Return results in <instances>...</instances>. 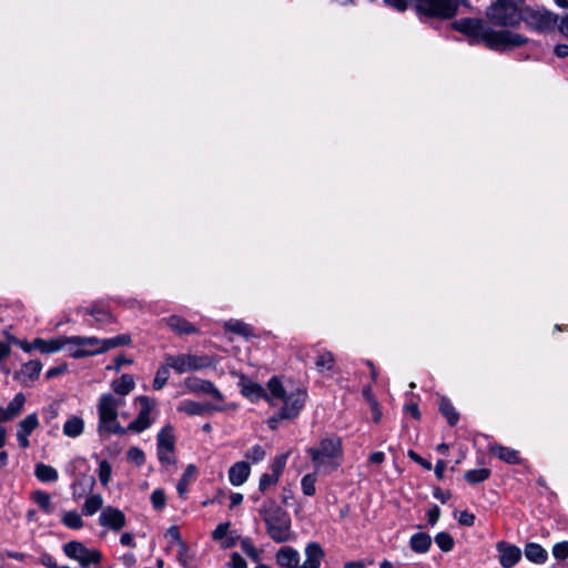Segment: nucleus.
Listing matches in <instances>:
<instances>
[{
    "mask_svg": "<svg viewBox=\"0 0 568 568\" xmlns=\"http://www.w3.org/2000/svg\"><path fill=\"white\" fill-rule=\"evenodd\" d=\"M439 412L446 417L448 424L450 426H455L459 420V414L455 409L452 402L446 398L442 397L439 402Z\"/></svg>",
    "mask_w": 568,
    "mask_h": 568,
    "instance_id": "obj_31",
    "label": "nucleus"
},
{
    "mask_svg": "<svg viewBox=\"0 0 568 568\" xmlns=\"http://www.w3.org/2000/svg\"><path fill=\"white\" fill-rule=\"evenodd\" d=\"M475 519L474 514L468 510H464L459 515L458 523L463 526L471 527L475 524Z\"/></svg>",
    "mask_w": 568,
    "mask_h": 568,
    "instance_id": "obj_55",
    "label": "nucleus"
},
{
    "mask_svg": "<svg viewBox=\"0 0 568 568\" xmlns=\"http://www.w3.org/2000/svg\"><path fill=\"white\" fill-rule=\"evenodd\" d=\"M323 557L322 547L316 542H311L306 547V560L300 567L298 552L291 547H286V568H320Z\"/></svg>",
    "mask_w": 568,
    "mask_h": 568,
    "instance_id": "obj_12",
    "label": "nucleus"
},
{
    "mask_svg": "<svg viewBox=\"0 0 568 568\" xmlns=\"http://www.w3.org/2000/svg\"><path fill=\"white\" fill-rule=\"evenodd\" d=\"M64 555L78 561L79 566H99L103 559V554L95 548H88L83 542L72 540L63 545Z\"/></svg>",
    "mask_w": 568,
    "mask_h": 568,
    "instance_id": "obj_7",
    "label": "nucleus"
},
{
    "mask_svg": "<svg viewBox=\"0 0 568 568\" xmlns=\"http://www.w3.org/2000/svg\"><path fill=\"white\" fill-rule=\"evenodd\" d=\"M487 20L464 18L453 23V28L465 34L470 43H484L491 50H508L524 45L528 39L507 30L520 23L519 7L510 2L495 0L486 11Z\"/></svg>",
    "mask_w": 568,
    "mask_h": 568,
    "instance_id": "obj_1",
    "label": "nucleus"
},
{
    "mask_svg": "<svg viewBox=\"0 0 568 568\" xmlns=\"http://www.w3.org/2000/svg\"><path fill=\"white\" fill-rule=\"evenodd\" d=\"M410 549L417 554H426L432 546V538L428 534L416 532L409 539Z\"/></svg>",
    "mask_w": 568,
    "mask_h": 568,
    "instance_id": "obj_25",
    "label": "nucleus"
},
{
    "mask_svg": "<svg viewBox=\"0 0 568 568\" xmlns=\"http://www.w3.org/2000/svg\"><path fill=\"white\" fill-rule=\"evenodd\" d=\"M251 474V467L246 462H237L229 469V480L233 486L243 485Z\"/></svg>",
    "mask_w": 568,
    "mask_h": 568,
    "instance_id": "obj_20",
    "label": "nucleus"
},
{
    "mask_svg": "<svg viewBox=\"0 0 568 568\" xmlns=\"http://www.w3.org/2000/svg\"><path fill=\"white\" fill-rule=\"evenodd\" d=\"M308 454L316 471L329 475L342 464L343 448L341 439L337 437L324 438L320 442L318 447L310 448Z\"/></svg>",
    "mask_w": 568,
    "mask_h": 568,
    "instance_id": "obj_3",
    "label": "nucleus"
},
{
    "mask_svg": "<svg viewBox=\"0 0 568 568\" xmlns=\"http://www.w3.org/2000/svg\"><path fill=\"white\" fill-rule=\"evenodd\" d=\"M490 476V470L488 468H480V469H470L465 473L464 477L465 479L470 484H479L485 480H487Z\"/></svg>",
    "mask_w": 568,
    "mask_h": 568,
    "instance_id": "obj_40",
    "label": "nucleus"
},
{
    "mask_svg": "<svg viewBox=\"0 0 568 568\" xmlns=\"http://www.w3.org/2000/svg\"><path fill=\"white\" fill-rule=\"evenodd\" d=\"M169 377H170V366H168V364L165 362L156 371L155 377L153 379V388L155 390L162 389L165 386Z\"/></svg>",
    "mask_w": 568,
    "mask_h": 568,
    "instance_id": "obj_41",
    "label": "nucleus"
},
{
    "mask_svg": "<svg viewBox=\"0 0 568 568\" xmlns=\"http://www.w3.org/2000/svg\"><path fill=\"white\" fill-rule=\"evenodd\" d=\"M36 477L42 483H54L59 478L58 470L45 464H37L34 468Z\"/></svg>",
    "mask_w": 568,
    "mask_h": 568,
    "instance_id": "obj_27",
    "label": "nucleus"
},
{
    "mask_svg": "<svg viewBox=\"0 0 568 568\" xmlns=\"http://www.w3.org/2000/svg\"><path fill=\"white\" fill-rule=\"evenodd\" d=\"M39 426L38 415L36 413L29 414L17 425V440L19 446L23 449L30 447L29 436Z\"/></svg>",
    "mask_w": 568,
    "mask_h": 568,
    "instance_id": "obj_14",
    "label": "nucleus"
},
{
    "mask_svg": "<svg viewBox=\"0 0 568 568\" xmlns=\"http://www.w3.org/2000/svg\"><path fill=\"white\" fill-rule=\"evenodd\" d=\"M525 556L526 558L535 564H545L548 559V552L545 548H542L539 544L528 542L525 546Z\"/></svg>",
    "mask_w": 568,
    "mask_h": 568,
    "instance_id": "obj_24",
    "label": "nucleus"
},
{
    "mask_svg": "<svg viewBox=\"0 0 568 568\" xmlns=\"http://www.w3.org/2000/svg\"><path fill=\"white\" fill-rule=\"evenodd\" d=\"M168 326L179 335H190L197 332L196 327L179 315H172L166 318Z\"/></svg>",
    "mask_w": 568,
    "mask_h": 568,
    "instance_id": "obj_21",
    "label": "nucleus"
},
{
    "mask_svg": "<svg viewBox=\"0 0 568 568\" xmlns=\"http://www.w3.org/2000/svg\"><path fill=\"white\" fill-rule=\"evenodd\" d=\"M552 555L558 560H565L568 558V541H561L555 544L552 547Z\"/></svg>",
    "mask_w": 568,
    "mask_h": 568,
    "instance_id": "obj_51",
    "label": "nucleus"
},
{
    "mask_svg": "<svg viewBox=\"0 0 568 568\" xmlns=\"http://www.w3.org/2000/svg\"><path fill=\"white\" fill-rule=\"evenodd\" d=\"M134 387V378L129 374H123L119 379H114L111 383L113 393H104L99 397L97 403V432L100 437L105 433H123L122 426L118 420L119 410L125 405V396Z\"/></svg>",
    "mask_w": 568,
    "mask_h": 568,
    "instance_id": "obj_2",
    "label": "nucleus"
},
{
    "mask_svg": "<svg viewBox=\"0 0 568 568\" xmlns=\"http://www.w3.org/2000/svg\"><path fill=\"white\" fill-rule=\"evenodd\" d=\"M281 458L277 459L274 465L272 474H263L260 479L258 488L261 491H266L271 486H274L281 476V467H280Z\"/></svg>",
    "mask_w": 568,
    "mask_h": 568,
    "instance_id": "obj_32",
    "label": "nucleus"
},
{
    "mask_svg": "<svg viewBox=\"0 0 568 568\" xmlns=\"http://www.w3.org/2000/svg\"><path fill=\"white\" fill-rule=\"evenodd\" d=\"M558 30L561 34L568 37V13L559 19Z\"/></svg>",
    "mask_w": 568,
    "mask_h": 568,
    "instance_id": "obj_64",
    "label": "nucleus"
},
{
    "mask_svg": "<svg viewBox=\"0 0 568 568\" xmlns=\"http://www.w3.org/2000/svg\"><path fill=\"white\" fill-rule=\"evenodd\" d=\"M122 546L134 548L136 546L134 537L131 532H123L120 537Z\"/></svg>",
    "mask_w": 568,
    "mask_h": 568,
    "instance_id": "obj_62",
    "label": "nucleus"
},
{
    "mask_svg": "<svg viewBox=\"0 0 568 568\" xmlns=\"http://www.w3.org/2000/svg\"><path fill=\"white\" fill-rule=\"evenodd\" d=\"M239 386L241 387L242 395L252 402L258 400L261 398L271 400L267 392L260 384L251 381L245 375L240 376Z\"/></svg>",
    "mask_w": 568,
    "mask_h": 568,
    "instance_id": "obj_17",
    "label": "nucleus"
},
{
    "mask_svg": "<svg viewBox=\"0 0 568 568\" xmlns=\"http://www.w3.org/2000/svg\"><path fill=\"white\" fill-rule=\"evenodd\" d=\"M433 496L436 499L440 500L443 504H445L450 499L452 493L449 490H443L440 488H435Z\"/></svg>",
    "mask_w": 568,
    "mask_h": 568,
    "instance_id": "obj_59",
    "label": "nucleus"
},
{
    "mask_svg": "<svg viewBox=\"0 0 568 568\" xmlns=\"http://www.w3.org/2000/svg\"><path fill=\"white\" fill-rule=\"evenodd\" d=\"M112 467L111 464L103 459L99 463L98 475L102 486H106L111 480Z\"/></svg>",
    "mask_w": 568,
    "mask_h": 568,
    "instance_id": "obj_44",
    "label": "nucleus"
},
{
    "mask_svg": "<svg viewBox=\"0 0 568 568\" xmlns=\"http://www.w3.org/2000/svg\"><path fill=\"white\" fill-rule=\"evenodd\" d=\"M103 505V498L100 494L89 496L82 505V514L84 516H93Z\"/></svg>",
    "mask_w": 568,
    "mask_h": 568,
    "instance_id": "obj_35",
    "label": "nucleus"
},
{
    "mask_svg": "<svg viewBox=\"0 0 568 568\" xmlns=\"http://www.w3.org/2000/svg\"><path fill=\"white\" fill-rule=\"evenodd\" d=\"M388 7L396 9L399 12H404L407 9L406 0H383Z\"/></svg>",
    "mask_w": 568,
    "mask_h": 568,
    "instance_id": "obj_58",
    "label": "nucleus"
},
{
    "mask_svg": "<svg viewBox=\"0 0 568 568\" xmlns=\"http://www.w3.org/2000/svg\"><path fill=\"white\" fill-rule=\"evenodd\" d=\"M491 453L498 457L500 460L510 464V465H518L520 464V457L519 452L510 448L505 447L501 445H494L490 447Z\"/></svg>",
    "mask_w": 568,
    "mask_h": 568,
    "instance_id": "obj_23",
    "label": "nucleus"
},
{
    "mask_svg": "<svg viewBox=\"0 0 568 568\" xmlns=\"http://www.w3.org/2000/svg\"><path fill=\"white\" fill-rule=\"evenodd\" d=\"M33 346H36V349L44 354L55 353L65 347V336H60L49 341L38 337L33 339Z\"/></svg>",
    "mask_w": 568,
    "mask_h": 568,
    "instance_id": "obj_22",
    "label": "nucleus"
},
{
    "mask_svg": "<svg viewBox=\"0 0 568 568\" xmlns=\"http://www.w3.org/2000/svg\"><path fill=\"white\" fill-rule=\"evenodd\" d=\"M156 455L159 462L164 466L173 465L176 462L174 449L156 447Z\"/></svg>",
    "mask_w": 568,
    "mask_h": 568,
    "instance_id": "obj_45",
    "label": "nucleus"
},
{
    "mask_svg": "<svg viewBox=\"0 0 568 568\" xmlns=\"http://www.w3.org/2000/svg\"><path fill=\"white\" fill-rule=\"evenodd\" d=\"M458 7L457 0H415V8L419 14L439 20L454 18Z\"/></svg>",
    "mask_w": 568,
    "mask_h": 568,
    "instance_id": "obj_4",
    "label": "nucleus"
},
{
    "mask_svg": "<svg viewBox=\"0 0 568 568\" xmlns=\"http://www.w3.org/2000/svg\"><path fill=\"white\" fill-rule=\"evenodd\" d=\"M61 523L69 529L79 530L84 527V521L77 510L64 511Z\"/></svg>",
    "mask_w": 568,
    "mask_h": 568,
    "instance_id": "obj_33",
    "label": "nucleus"
},
{
    "mask_svg": "<svg viewBox=\"0 0 568 568\" xmlns=\"http://www.w3.org/2000/svg\"><path fill=\"white\" fill-rule=\"evenodd\" d=\"M439 516H440V508L437 505H434L427 511L428 523L432 526H434L438 521Z\"/></svg>",
    "mask_w": 568,
    "mask_h": 568,
    "instance_id": "obj_56",
    "label": "nucleus"
},
{
    "mask_svg": "<svg viewBox=\"0 0 568 568\" xmlns=\"http://www.w3.org/2000/svg\"><path fill=\"white\" fill-rule=\"evenodd\" d=\"M284 419V407L280 408L277 414L271 418H268L267 424L270 428L275 429L278 426V423Z\"/></svg>",
    "mask_w": 568,
    "mask_h": 568,
    "instance_id": "obj_61",
    "label": "nucleus"
},
{
    "mask_svg": "<svg viewBox=\"0 0 568 568\" xmlns=\"http://www.w3.org/2000/svg\"><path fill=\"white\" fill-rule=\"evenodd\" d=\"M120 561L126 568H131L136 564V557L132 551H128L120 557Z\"/></svg>",
    "mask_w": 568,
    "mask_h": 568,
    "instance_id": "obj_57",
    "label": "nucleus"
},
{
    "mask_svg": "<svg viewBox=\"0 0 568 568\" xmlns=\"http://www.w3.org/2000/svg\"><path fill=\"white\" fill-rule=\"evenodd\" d=\"M335 366V356L329 351H322L317 354L315 359V368L317 372L333 371Z\"/></svg>",
    "mask_w": 568,
    "mask_h": 568,
    "instance_id": "obj_30",
    "label": "nucleus"
},
{
    "mask_svg": "<svg viewBox=\"0 0 568 568\" xmlns=\"http://www.w3.org/2000/svg\"><path fill=\"white\" fill-rule=\"evenodd\" d=\"M268 536L277 541H284V511L274 500L264 503L261 510Z\"/></svg>",
    "mask_w": 568,
    "mask_h": 568,
    "instance_id": "obj_6",
    "label": "nucleus"
},
{
    "mask_svg": "<svg viewBox=\"0 0 568 568\" xmlns=\"http://www.w3.org/2000/svg\"><path fill=\"white\" fill-rule=\"evenodd\" d=\"M521 14V21L537 32L551 31L559 24V17L545 8H525Z\"/></svg>",
    "mask_w": 568,
    "mask_h": 568,
    "instance_id": "obj_5",
    "label": "nucleus"
},
{
    "mask_svg": "<svg viewBox=\"0 0 568 568\" xmlns=\"http://www.w3.org/2000/svg\"><path fill=\"white\" fill-rule=\"evenodd\" d=\"M222 406L211 405V404H202L195 400L185 399L180 403L178 406L179 412H183L187 415L195 416V415H203L206 412L211 410H222Z\"/></svg>",
    "mask_w": 568,
    "mask_h": 568,
    "instance_id": "obj_19",
    "label": "nucleus"
},
{
    "mask_svg": "<svg viewBox=\"0 0 568 568\" xmlns=\"http://www.w3.org/2000/svg\"><path fill=\"white\" fill-rule=\"evenodd\" d=\"M265 449L261 445H254L245 452V458L252 463H258L265 458Z\"/></svg>",
    "mask_w": 568,
    "mask_h": 568,
    "instance_id": "obj_46",
    "label": "nucleus"
},
{
    "mask_svg": "<svg viewBox=\"0 0 568 568\" xmlns=\"http://www.w3.org/2000/svg\"><path fill=\"white\" fill-rule=\"evenodd\" d=\"M151 503L154 509L161 510L165 507L166 497L163 489H155L151 494Z\"/></svg>",
    "mask_w": 568,
    "mask_h": 568,
    "instance_id": "obj_49",
    "label": "nucleus"
},
{
    "mask_svg": "<svg viewBox=\"0 0 568 568\" xmlns=\"http://www.w3.org/2000/svg\"><path fill=\"white\" fill-rule=\"evenodd\" d=\"M31 499L43 510L45 514L53 513V505L51 501V497L48 493L43 490H36L31 495Z\"/></svg>",
    "mask_w": 568,
    "mask_h": 568,
    "instance_id": "obj_37",
    "label": "nucleus"
},
{
    "mask_svg": "<svg viewBox=\"0 0 568 568\" xmlns=\"http://www.w3.org/2000/svg\"><path fill=\"white\" fill-rule=\"evenodd\" d=\"M315 483L316 476L314 474H307L302 478L301 485L306 496H313L315 494Z\"/></svg>",
    "mask_w": 568,
    "mask_h": 568,
    "instance_id": "obj_47",
    "label": "nucleus"
},
{
    "mask_svg": "<svg viewBox=\"0 0 568 568\" xmlns=\"http://www.w3.org/2000/svg\"><path fill=\"white\" fill-rule=\"evenodd\" d=\"M185 386L192 393L207 394V395H211L213 398H215L219 402L224 400V396L222 395V393L210 381L200 379L196 377H189L185 381Z\"/></svg>",
    "mask_w": 568,
    "mask_h": 568,
    "instance_id": "obj_15",
    "label": "nucleus"
},
{
    "mask_svg": "<svg viewBox=\"0 0 568 568\" xmlns=\"http://www.w3.org/2000/svg\"><path fill=\"white\" fill-rule=\"evenodd\" d=\"M307 399V387L304 383L286 382V420L297 418Z\"/></svg>",
    "mask_w": 568,
    "mask_h": 568,
    "instance_id": "obj_9",
    "label": "nucleus"
},
{
    "mask_svg": "<svg viewBox=\"0 0 568 568\" xmlns=\"http://www.w3.org/2000/svg\"><path fill=\"white\" fill-rule=\"evenodd\" d=\"M435 542L440 548V550L447 552L454 548V539L453 537L445 531L438 532L435 536Z\"/></svg>",
    "mask_w": 568,
    "mask_h": 568,
    "instance_id": "obj_42",
    "label": "nucleus"
},
{
    "mask_svg": "<svg viewBox=\"0 0 568 568\" xmlns=\"http://www.w3.org/2000/svg\"><path fill=\"white\" fill-rule=\"evenodd\" d=\"M497 550L499 551V562L504 568L514 567L521 558L520 548L506 541H499Z\"/></svg>",
    "mask_w": 568,
    "mask_h": 568,
    "instance_id": "obj_16",
    "label": "nucleus"
},
{
    "mask_svg": "<svg viewBox=\"0 0 568 568\" xmlns=\"http://www.w3.org/2000/svg\"><path fill=\"white\" fill-rule=\"evenodd\" d=\"M88 313L94 317V320L99 323H110L112 322V315L110 312L100 308V307H91Z\"/></svg>",
    "mask_w": 568,
    "mask_h": 568,
    "instance_id": "obj_48",
    "label": "nucleus"
},
{
    "mask_svg": "<svg viewBox=\"0 0 568 568\" xmlns=\"http://www.w3.org/2000/svg\"><path fill=\"white\" fill-rule=\"evenodd\" d=\"M67 345L79 346V351L69 347V355L75 359L102 354L101 338L95 336H65Z\"/></svg>",
    "mask_w": 568,
    "mask_h": 568,
    "instance_id": "obj_11",
    "label": "nucleus"
},
{
    "mask_svg": "<svg viewBox=\"0 0 568 568\" xmlns=\"http://www.w3.org/2000/svg\"><path fill=\"white\" fill-rule=\"evenodd\" d=\"M84 432V420L80 416L70 417L63 425V434L70 438H77Z\"/></svg>",
    "mask_w": 568,
    "mask_h": 568,
    "instance_id": "obj_26",
    "label": "nucleus"
},
{
    "mask_svg": "<svg viewBox=\"0 0 568 568\" xmlns=\"http://www.w3.org/2000/svg\"><path fill=\"white\" fill-rule=\"evenodd\" d=\"M128 459L136 466H142L145 462V456L139 447H131L126 453Z\"/></svg>",
    "mask_w": 568,
    "mask_h": 568,
    "instance_id": "obj_50",
    "label": "nucleus"
},
{
    "mask_svg": "<svg viewBox=\"0 0 568 568\" xmlns=\"http://www.w3.org/2000/svg\"><path fill=\"white\" fill-rule=\"evenodd\" d=\"M135 402L140 405V410L134 420H132L126 427L122 426L123 433H105V435H120L123 436L129 432L140 434L145 429L150 428L153 424L151 418V412L155 407V400L148 396H138Z\"/></svg>",
    "mask_w": 568,
    "mask_h": 568,
    "instance_id": "obj_8",
    "label": "nucleus"
},
{
    "mask_svg": "<svg viewBox=\"0 0 568 568\" xmlns=\"http://www.w3.org/2000/svg\"><path fill=\"white\" fill-rule=\"evenodd\" d=\"M224 327L229 332H232L234 334L242 335V336H245V337L254 335L253 334V328L251 327V325H248V324H246V323H244L242 321H239V320H230V321H227L224 324Z\"/></svg>",
    "mask_w": 568,
    "mask_h": 568,
    "instance_id": "obj_34",
    "label": "nucleus"
},
{
    "mask_svg": "<svg viewBox=\"0 0 568 568\" xmlns=\"http://www.w3.org/2000/svg\"><path fill=\"white\" fill-rule=\"evenodd\" d=\"M267 389L270 392L267 393L268 397L271 398V400H267L270 404L273 405L275 399L284 398V386L278 377L275 376L268 381Z\"/></svg>",
    "mask_w": 568,
    "mask_h": 568,
    "instance_id": "obj_38",
    "label": "nucleus"
},
{
    "mask_svg": "<svg viewBox=\"0 0 568 568\" xmlns=\"http://www.w3.org/2000/svg\"><path fill=\"white\" fill-rule=\"evenodd\" d=\"M229 528H230V523L219 524L212 534L213 539H215V540L223 539L226 536Z\"/></svg>",
    "mask_w": 568,
    "mask_h": 568,
    "instance_id": "obj_53",
    "label": "nucleus"
},
{
    "mask_svg": "<svg viewBox=\"0 0 568 568\" xmlns=\"http://www.w3.org/2000/svg\"><path fill=\"white\" fill-rule=\"evenodd\" d=\"M156 447L175 448V436L172 425H165L156 436Z\"/></svg>",
    "mask_w": 568,
    "mask_h": 568,
    "instance_id": "obj_28",
    "label": "nucleus"
},
{
    "mask_svg": "<svg viewBox=\"0 0 568 568\" xmlns=\"http://www.w3.org/2000/svg\"><path fill=\"white\" fill-rule=\"evenodd\" d=\"M230 565L232 568H246L244 558L237 552L232 554Z\"/></svg>",
    "mask_w": 568,
    "mask_h": 568,
    "instance_id": "obj_60",
    "label": "nucleus"
},
{
    "mask_svg": "<svg viewBox=\"0 0 568 568\" xmlns=\"http://www.w3.org/2000/svg\"><path fill=\"white\" fill-rule=\"evenodd\" d=\"M59 416V406L51 404L44 409V419L49 424Z\"/></svg>",
    "mask_w": 568,
    "mask_h": 568,
    "instance_id": "obj_54",
    "label": "nucleus"
},
{
    "mask_svg": "<svg viewBox=\"0 0 568 568\" xmlns=\"http://www.w3.org/2000/svg\"><path fill=\"white\" fill-rule=\"evenodd\" d=\"M99 525L114 532L120 531L126 525V517L119 508L106 506L99 516Z\"/></svg>",
    "mask_w": 568,
    "mask_h": 568,
    "instance_id": "obj_13",
    "label": "nucleus"
},
{
    "mask_svg": "<svg viewBox=\"0 0 568 568\" xmlns=\"http://www.w3.org/2000/svg\"><path fill=\"white\" fill-rule=\"evenodd\" d=\"M554 53L558 57V58H567L568 57V44H565V43H560V44H557L554 49Z\"/></svg>",
    "mask_w": 568,
    "mask_h": 568,
    "instance_id": "obj_63",
    "label": "nucleus"
},
{
    "mask_svg": "<svg viewBox=\"0 0 568 568\" xmlns=\"http://www.w3.org/2000/svg\"><path fill=\"white\" fill-rule=\"evenodd\" d=\"M132 343L130 334H120L111 338L101 339V352L102 354L120 346H128Z\"/></svg>",
    "mask_w": 568,
    "mask_h": 568,
    "instance_id": "obj_29",
    "label": "nucleus"
},
{
    "mask_svg": "<svg viewBox=\"0 0 568 568\" xmlns=\"http://www.w3.org/2000/svg\"><path fill=\"white\" fill-rule=\"evenodd\" d=\"M242 551L250 557L253 561L258 562L261 560V552L257 550L248 538L241 540Z\"/></svg>",
    "mask_w": 568,
    "mask_h": 568,
    "instance_id": "obj_43",
    "label": "nucleus"
},
{
    "mask_svg": "<svg viewBox=\"0 0 568 568\" xmlns=\"http://www.w3.org/2000/svg\"><path fill=\"white\" fill-rule=\"evenodd\" d=\"M195 473H196V467L194 465H187V467L185 468L182 477L180 478V480L176 485V489H178V493L180 496H183L187 491L191 479L194 477Z\"/></svg>",
    "mask_w": 568,
    "mask_h": 568,
    "instance_id": "obj_39",
    "label": "nucleus"
},
{
    "mask_svg": "<svg viewBox=\"0 0 568 568\" xmlns=\"http://www.w3.org/2000/svg\"><path fill=\"white\" fill-rule=\"evenodd\" d=\"M41 369L42 363L38 359H33L22 365L19 375L30 381H34L39 377Z\"/></svg>",
    "mask_w": 568,
    "mask_h": 568,
    "instance_id": "obj_36",
    "label": "nucleus"
},
{
    "mask_svg": "<svg viewBox=\"0 0 568 568\" xmlns=\"http://www.w3.org/2000/svg\"><path fill=\"white\" fill-rule=\"evenodd\" d=\"M170 368L174 369L178 374H184L186 372L199 371L210 366L211 362L207 356H197L193 354H178L164 356Z\"/></svg>",
    "mask_w": 568,
    "mask_h": 568,
    "instance_id": "obj_10",
    "label": "nucleus"
},
{
    "mask_svg": "<svg viewBox=\"0 0 568 568\" xmlns=\"http://www.w3.org/2000/svg\"><path fill=\"white\" fill-rule=\"evenodd\" d=\"M26 396L22 393L16 394L6 407L0 406V423H7L17 418L23 410Z\"/></svg>",
    "mask_w": 568,
    "mask_h": 568,
    "instance_id": "obj_18",
    "label": "nucleus"
},
{
    "mask_svg": "<svg viewBox=\"0 0 568 568\" xmlns=\"http://www.w3.org/2000/svg\"><path fill=\"white\" fill-rule=\"evenodd\" d=\"M407 456L415 463L419 464L422 467H424L426 470L432 469V463L424 459L422 456H419L415 450L409 449L407 452Z\"/></svg>",
    "mask_w": 568,
    "mask_h": 568,
    "instance_id": "obj_52",
    "label": "nucleus"
}]
</instances>
